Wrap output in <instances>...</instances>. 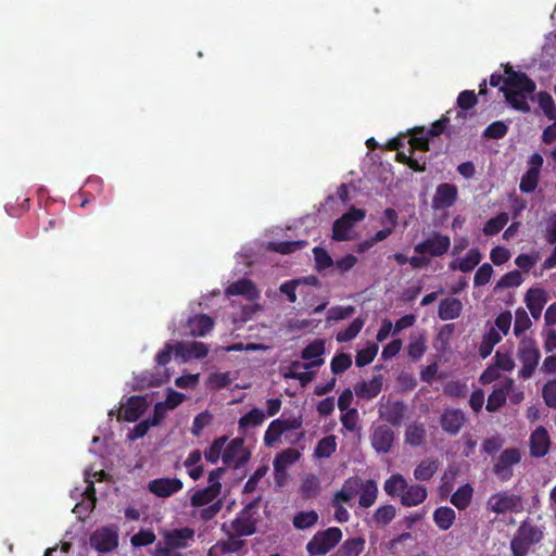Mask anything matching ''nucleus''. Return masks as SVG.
Instances as JSON below:
<instances>
[{
	"instance_id": "nucleus-42",
	"label": "nucleus",
	"mask_w": 556,
	"mask_h": 556,
	"mask_svg": "<svg viewBox=\"0 0 556 556\" xmlns=\"http://www.w3.org/2000/svg\"><path fill=\"white\" fill-rule=\"evenodd\" d=\"M244 439L235 438L232 439L223 452L222 460L225 465L230 466L235 458L244 450Z\"/></svg>"
},
{
	"instance_id": "nucleus-28",
	"label": "nucleus",
	"mask_w": 556,
	"mask_h": 556,
	"mask_svg": "<svg viewBox=\"0 0 556 556\" xmlns=\"http://www.w3.org/2000/svg\"><path fill=\"white\" fill-rule=\"evenodd\" d=\"M504 97L506 102L517 111L528 113L530 111V105L527 101L528 97L533 92H526L520 89L516 90H504Z\"/></svg>"
},
{
	"instance_id": "nucleus-47",
	"label": "nucleus",
	"mask_w": 556,
	"mask_h": 556,
	"mask_svg": "<svg viewBox=\"0 0 556 556\" xmlns=\"http://www.w3.org/2000/svg\"><path fill=\"white\" fill-rule=\"evenodd\" d=\"M336 437L327 435L318 441L314 454L318 458H327L330 457L336 452Z\"/></svg>"
},
{
	"instance_id": "nucleus-24",
	"label": "nucleus",
	"mask_w": 556,
	"mask_h": 556,
	"mask_svg": "<svg viewBox=\"0 0 556 556\" xmlns=\"http://www.w3.org/2000/svg\"><path fill=\"white\" fill-rule=\"evenodd\" d=\"M427 495V489L424 485H407V489L401 496V504L405 507L417 506L426 501Z\"/></svg>"
},
{
	"instance_id": "nucleus-25",
	"label": "nucleus",
	"mask_w": 556,
	"mask_h": 556,
	"mask_svg": "<svg viewBox=\"0 0 556 556\" xmlns=\"http://www.w3.org/2000/svg\"><path fill=\"white\" fill-rule=\"evenodd\" d=\"M463 309L460 300L456 298H446L440 302L438 316L441 320H452L459 317Z\"/></svg>"
},
{
	"instance_id": "nucleus-57",
	"label": "nucleus",
	"mask_w": 556,
	"mask_h": 556,
	"mask_svg": "<svg viewBox=\"0 0 556 556\" xmlns=\"http://www.w3.org/2000/svg\"><path fill=\"white\" fill-rule=\"evenodd\" d=\"M508 131V126L502 122L496 121L491 123L483 131V138L485 139H502L506 136Z\"/></svg>"
},
{
	"instance_id": "nucleus-50",
	"label": "nucleus",
	"mask_w": 556,
	"mask_h": 556,
	"mask_svg": "<svg viewBox=\"0 0 556 556\" xmlns=\"http://www.w3.org/2000/svg\"><path fill=\"white\" fill-rule=\"evenodd\" d=\"M522 283V276L519 270H511L501 277L496 282L494 290H502L508 288L519 287Z\"/></svg>"
},
{
	"instance_id": "nucleus-56",
	"label": "nucleus",
	"mask_w": 556,
	"mask_h": 556,
	"mask_svg": "<svg viewBox=\"0 0 556 556\" xmlns=\"http://www.w3.org/2000/svg\"><path fill=\"white\" fill-rule=\"evenodd\" d=\"M226 441V437H220L212 442L211 446L204 452V457L208 463L216 464L218 462V459L223 455L222 451L225 446Z\"/></svg>"
},
{
	"instance_id": "nucleus-64",
	"label": "nucleus",
	"mask_w": 556,
	"mask_h": 556,
	"mask_svg": "<svg viewBox=\"0 0 556 556\" xmlns=\"http://www.w3.org/2000/svg\"><path fill=\"white\" fill-rule=\"evenodd\" d=\"M542 396L548 407L556 408V379L547 381L544 384Z\"/></svg>"
},
{
	"instance_id": "nucleus-29",
	"label": "nucleus",
	"mask_w": 556,
	"mask_h": 556,
	"mask_svg": "<svg viewBox=\"0 0 556 556\" xmlns=\"http://www.w3.org/2000/svg\"><path fill=\"white\" fill-rule=\"evenodd\" d=\"M220 492L217 491V488L206 486L203 489L197 490L190 497V505L192 507H203L211 503H214L215 500L219 496Z\"/></svg>"
},
{
	"instance_id": "nucleus-10",
	"label": "nucleus",
	"mask_w": 556,
	"mask_h": 556,
	"mask_svg": "<svg viewBox=\"0 0 556 556\" xmlns=\"http://www.w3.org/2000/svg\"><path fill=\"white\" fill-rule=\"evenodd\" d=\"M90 544L98 552L110 553L118 545L117 531L109 527L100 528L91 534Z\"/></svg>"
},
{
	"instance_id": "nucleus-7",
	"label": "nucleus",
	"mask_w": 556,
	"mask_h": 556,
	"mask_svg": "<svg viewBox=\"0 0 556 556\" xmlns=\"http://www.w3.org/2000/svg\"><path fill=\"white\" fill-rule=\"evenodd\" d=\"M521 460V453L517 447L505 448L493 465V473L503 482L511 479L513 467Z\"/></svg>"
},
{
	"instance_id": "nucleus-1",
	"label": "nucleus",
	"mask_w": 556,
	"mask_h": 556,
	"mask_svg": "<svg viewBox=\"0 0 556 556\" xmlns=\"http://www.w3.org/2000/svg\"><path fill=\"white\" fill-rule=\"evenodd\" d=\"M544 538L543 527L535 525L529 518L521 521L510 541L513 556H527L530 548Z\"/></svg>"
},
{
	"instance_id": "nucleus-38",
	"label": "nucleus",
	"mask_w": 556,
	"mask_h": 556,
	"mask_svg": "<svg viewBox=\"0 0 556 556\" xmlns=\"http://www.w3.org/2000/svg\"><path fill=\"white\" fill-rule=\"evenodd\" d=\"M319 515L316 510L299 511L292 519L293 527L298 530L311 529L317 525Z\"/></svg>"
},
{
	"instance_id": "nucleus-43",
	"label": "nucleus",
	"mask_w": 556,
	"mask_h": 556,
	"mask_svg": "<svg viewBox=\"0 0 556 556\" xmlns=\"http://www.w3.org/2000/svg\"><path fill=\"white\" fill-rule=\"evenodd\" d=\"M509 216L507 213L502 212L495 217L490 218L483 226V233L485 236L497 235L508 223Z\"/></svg>"
},
{
	"instance_id": "nucleus-2",
	"label": "nucleus",
	"mask_w": 556,
	"mask_h": 556,
	"mask_svg": "<svg viewBox=\"0 0 556 556\" xmlns=\"http://www.w3.org/2000/svg\"><path fill=\"white\" fill-rule=\"evenodd\" d=\"M342 538V530L338 527L319 530L306 543V552L309 556H326L341 542Z\"/></svg>"
},
{
	"instance_id": "nucleus-17",
	"label": "nucleus",
	"mask_w": 556,
	"mask_h": 556,
	"mask_svg": "<svg viewBox=\"0 0 556 556\" xmlns=\"http://www.w3.org/2000/svg\"><path fill=\"white\" fill-rule=\"evenodd\" d=\"M551 447V438L547 430L540 426L530 435V454L540 458L545 456Z\"/></svg>"
},
{
	"instance_id": "nucleus-46",
	"label": "nucleus",
	"mask_w": 556,
	"mask_h": 556,
	"mask_svg": "<svg viewBox=\"0 0 556 556\" xmlns=\"http://www.w3.org/2000/svg\"><path fill=\"white\" fill-rule=\"evenodd\" d=\"M364 319L361 317L355 318L348 328L341 330L337 333V341L340 343L349 342L353 340L363 329Z\"/></svg>"
},
{
	"instance_id": "nucleus-55",
	"label": "nucleus",
	"mask_w": 556,
	"mask_h": 556,
	"mask_svg": "<svg viewBox=\"0 0 556 556\" xmlns=\"http://www.w3.org/2000/svg\"><path fill=\"white\" fill-rule=\"evenodd\" d=\"M283 433V429L280 426V419L273 420L264 434V443L266 446H274Z\"/></svg>"
},
{
	"instance_id": "nucleus-59",
	"label": "nucleus",
	"mask_w": 556,
	"mask_h": 556,
	"mask_svg": "<svg viewBox=\"0 0 556 556\" xmlns=\"http://www.w3.org/2000/svg\"><path fill=\"white\" fill-rule=\"evenodd\" d=\"M539 177L540 174H538V172L528 169L521 177L519 185L520 191L523 193L533 192L538 187Z\"/></svg>"
},
{
	"instance_id": "nucleus-61",
	"label": "nucleus",
	"mask_w": 556,
	"mask_h": 556,
	"mask_svg": "<svg viewBox=\"0 0 556 556\" xmlns=\"http://www.w3.org/2000/svg\"><path fill=\"white\" fill-rule=\"evenodd\" d=\"M531 320L527 314V312L522 308L516 311L515 324H514V333L519 337L527 329L531 327Z\"/></svg>"
},
{
	"instance_id": "nucleus-21",
	"label": "nucleus",
	"mask_w": 556,
	"mask_h": 556,
	"mask_svg": "<svg viewBox=\"0 0 556 556\" xmlns=\"http://www.w3.org/2000/svg\"><path fill=\"white\" fill-rule=\"evenodd\" d=\"M382 376H374L369 381H361L354 386V392L357 397L371 400L376 397L382 390Z\"/></svg>"
},
{
	"instance_id": "nucleus-34",
	"label": "nucleus",
	"mask_w": 556,
	"mask_h": 556,
	"mask_svg": "<svg viewBox=\"0 0 556 556\" xmlns=\"http://www.w3.org/2000/svg\"><path fill=\"white\" fill-rule=\"evenodd\" d=\"M456 518V514L453 508L447 506H441L433 513V521L440 530H448Z\"/></svg>"
},
{
	"instance_id": "nucleus-41",
	"label": "nucleus",
	"mask_w": 556,
	"mask_h": 556,
	"mask_svg": "<svg viewBox=\"0 0 556 556\" xmlns=\"http://www.w3.org/2000/svg\"><path fill=\"white\" fill-rule=\"evenodd\" d=\"M265 419V414L260 408H252L245 415L239 419V430L241 433L245 432V429L250 426H260Z\"/></svg>"
},
{
	"instance_id": "nucleus-35",
	"label": "nucleus",
	"mask_w": 556,
	"mask_h": 556,
	"mask_svg": "<svg viewBox=\"0 0 556 556\" xmlns=\"http://www.w3.org/2000/svg\"><path fill=\"white\" fill-rule=\"evenodd\" d=\"M502 340V334L495 329L490 328L482 337V341L479 345V355L482 358H486L491 355L494 346Z\"/></svg>"
},
{
	"instance_id": "nucleus-12",
	"label": "nucleus",
	"mask_w": 556,
	"mask_h": 556,
	"mask_svg": "<svg viewBox=\"0 0 556 556\" xmlns=\"http://www.w3.org/2000/svg\"><path fill=\"white\" fill-rule=\"evenodd\" d=\"M184 483L178 478H157L148 483V490L157 497L166 498L179 492Z\"/></svg>"
},
{
	"instance_id": "nucleus-18",
	"label": "nucleus",
	"mask_w": 556,
	"mask_h": 556,
	"mask_svg": "<svg viewBox=\"0 0 556 556\" xmlns=\"http://www.w3.org/2000/svg\"><path fill=\"white\" fill-rule=\"evenodd\" d=\"M466 421V416L460 409H445L440 418L442 429L450 434H457Z\"/></svg>"
},
{
	"instance_id": "nucleus-62",
	"label": "nucleus",
	"mask_w": 556,
	"mask_h": 556,
	"mask_svg": "<svg viewBox=\"0 0 556 556\" xmlns=\"http://www.w3.org/2000/svg\"><path fill=\"white\" fill-rule=\"evenodd\" d=\"M156 536L152 530L141 529L136 534H134L130 539V543L132 546H148L154 543Z\"/></svg>"
},
{
	"instance_id": "nucleus-60",
	"label": "nucleus",
	"mask_w": 556,
	"mask_h": 556,
	"mask_svg": "<svg viewBox=\"0 0 556 556\" xmlns=\"http://www.w3.org/2000/svg\"><path fill=\"white\" fill-rule=\"evenodd\" d=\"M213 416L207 410L198 414L192 422L191 433L194 437H200L205 427L212 422Z\"/></svg>"
},
{
	"instance_id": "nucleus-9",
	"label": "nucleus",
	"mask_w": 556,
	"mask_h": 556,
	"mask_svg": "<svg viewBox=\"0 0 556 556\" xmlns=\"http://www.w3.org/2000/svg\"><path fill=\"white\" fill-rule=\"evenodd\" d=\"M505 79L504 85L500 88V91L504 92V90H516L520 89L526 92H534L535 91V83L522 72H516L513 70L510 65L505 66Z\"/></svg>"
},
{
	"instance_id": "nucleus-48",
	"label": "nucleus",
	"mask_w": 556,
	"mask_h": 556,
	"mask_svg": "<svg viewBox=\"0 0 556 556\" xmlns=\"http://www.w3.org/2000/svg\"><path fill=\"white\" fill-rule=\"evenodd\" d=\"M301 494L304 498L315 497L320 490V481L315 475H308L304 478L301 484Z\"/></svg>"
},
{
	"instance_id": "nucleus-53",
	"label": "nucleus",
	"mask_w": 556,
	"mask_h": 556,
	"mask_svg": "<svg viewBox=\"0 0 556 556\" xmlns=\"http://www.w3.org/2000/svg\"><path fill=\"white\" fill-rule=\"evenodd\" d=\"M354 226L349 222L342 223V216L334 220L332 225V239L336 241H345L350 239V231Z\"/></svg>"
},
{
	"instance_id": "nucleus-31",
	"label": "nucleus",
	"mask_w": 556,
	"mask_h": 556,
	"mask_svg": "<svg viewBox=\"0 0 556 556\" xmlns=\"http://www.w3.org/2000/svg\"><path fill=\"white\" fill-rule=\"evenodd\" d=\"M473 488L466 483L460 485L451 496V503L459 510L466 509L472 500Z\"/></svg>"
},
{
	"instance_id": "nucleus-23",
	"label": "nucleus",
	"mask_w": 556,
	"mask_h": 556,
	"mask_svg": "<svg viewBox=\"0 0 556 556\" xmlns=\"http://www.w3.org/2000/svg\"><path fill=\"white\" fill-rule=\"evenodd\" d=\"M482 260V254L478 248L470 249L466 256L459 260H454L448 264L451 270H459L462 273H469L475 269L476 266Z\"/></svg>"
},
{
	"instance_id": "nucleus-6",
	"label": "nucleus",
	"mask_w": 556,
	"mask_h": 556,
	"mask_svg": "<svg viewBox=\"0 0 556 556\" xmlns=\"http://www.w3.org/2000/svg\"><path fill=\"white\" fill-rule=\"evenodd\" d=\"M451 248V239L447 235L441 232H433L424 241L417 243L414 250L417 254L429 255L432 257L443 256Z\"/></svg>"
},
{
	"instance_id": "nucleus-8",
	"label": "nucleus",
	"mask_w": 556,
	"mask_h": 556,
	"mask_svg": "<svg viewBox=\"0 0 556 556\" xmlns=\"http://www.w3.org/2000/svg\"><path fill=\"white\" fill-rule=\"evenodd\" d=\"M325 353V341L323 339H316L307 344L301 352V358L309 361L307 363H301L299 361L292 362V367H303V369L318 368L324 365L325 361L321 357Z\"/></svg>"
},
{
	"instance_id": "nucleus-4",
	"label": "nucleus",
	"mask_w": 556,
	"mask_h": 556,
	"mask_svg": "<svg viewBox=\"0 0 556 556\" xmlns=\"http://www.w3.org/2000/svg\"><path fill=\"white\" fill-rule=\"evenodd\" d=\"M261 497H256L247 504L231 521V529L238 536H250L256 532L257 519L255 518Z\"/></svg>"
},
{
	"instance_id": "nucleus-40",
	"label": "nucleus",
	"mask_w": 556,
	"mask_h": 556,
	"mask_svg": "<svg viewBox=\"0 0 556 556\" xmlns=\"http://www.w3.org/2000/svg\"><path fill=\"white\" fill-rule=\"evenodd\" d=\"M439 468L437 460L424 459L414 470V477L418 481L430 480Z\"/></svg>"
},
{
	"instance_id": "nucleus-14",
	"label": "nucleus",
	"mask_w": 556,
	"mask_h": 556,
	"mask_svg": "<svg viewBox=\"0 0 556 556\" xmlns=\"http://www.w3.org/2000/svg\"><path fill=\"white\" fill-rule=\"evenodd\" d=\"M458 197V189L455 185L443 182L440 184L432 199L434 210H445L454 205Z\"/></svg>"
},
{
	"instance_id": "nucleus-15",
	"label": "nucleus",
	"mask_w": 556,
	"mask_h": 556,
	"mask_svg": "<svg viewBox=\"0 0 556 556\" xmlns=\"http://www.w3.org/2000/svg\"><path fill=\"white\" fill-rule=\"evenodd\" d=\"M148 408L147 400L140 395L128 397L123 410L118 413V420L124 419L128 422L137 421Z\"/></svg>"
},
{
	"instance_id": "nucleus-39",
	"label": "nucleus",
	"mask_w": 556,
	"mask_h": 556,
	"mask_svg": "<svg viewBox=\"0 0 556 556\" xmlns=\"http://www.w3.org/2000/svg\"><path fill=\"white\" fill-rule=\"evenodd\" d=\"M378 496V486L375 480L369 479L362 484V491L358 500L359 506L368 508L372 506Z\"/></svg>"
},
{
	"instance_id": "nucleus-30",
	"label": "nucleus",
	"mask_w": 556,
	"mask_h": 556,
	"mask_svg": "<svg viewBox=\"0 0 556 556\" xmlns=\"http://www.w3.org/2000/svg\"><path fill=\"white\" fill-rule=\"evenodd\" d=\"M193 538V530L189 528L175 529L167 532L164 536V541L173 549L181 548L187 545V541Z\"/></svg>"
},
{
	"instance_id": "nucleus-27",
	"label": "nucleus",
	"mask_w": 556,
	"mask_h": 556,
	"mask_svg": "<svg viewBox=\"0 0 556 556\" xmlns=\"http://www.w3.org/2000/svg\"><path fill=\"white\" fill-rule=\"evenodd\" d=\"M366 540L362 536L346 539L330 556H359L365 549Z\"/></svg>"
},
{
	"instance_id": "nucleus-44",
	"label": "nucleus",
	"mask_w": 556,
	"mask_h": 556,
	"mask_svg": "<svg viewBox=\"0 0 556 556\" xmlns=\"http://www.w3.org/2000/svg\"><path fill=\"white\" fill-rule=\"evenodd\" d=\"M396 515V509L393 505H382L378 507L372 516L374 522L379 527L389 525Z\"/></svg>"
},
{
	"instance_id": "nucleus-58",
	"label": "nucleus",
	"mask_w": 556,
	"mask_h": 556,
	"mask_svg": "<svg viewBox=\"0 0 556 556\" xmlns=\"http://www.w3.org/2000/svg\"><path fill=\"white\" fill-rule=\"evenodd\" d=\"M503 348L496 351L494 355V365L504 371H511L515 368V362L511 357L510 351L503 352Z\"/></svg>"
},
{
	"instance_id": "nucleus-49",
	"label": "nucleus",
	"mask_w": 556,
	"mask_h": 556,
	"mask_svg": "<svg viewBox=\"0 0 556 556\" xmlns=\"http://www.w3.org/2000/svg\"><path fill=\"white\" fill-rule=\"evenodd\" d=\"M427 350L426 339L422 334L410 339L407 346V354L413 361H419Z\"/></svg>"
},
{
	"instance_id": "nucleus-37",
	"label": "nucleus",
	"mask_w": 556,
	"mask_h": 556,
	"mask_svg": "<svg viewBox=\"0 0 556 556\" xmlns=\"http://www.w3.org/2000/svg\"><path fill=\"white\" fill-rule=\"evenodd\" d=\"M299 457L300 453L293 448H287L277 454L273 463L276 475L283 473L287 467L293 464Z\"/></svg>"
},
{
	"instance_id": "nucleus-32",
	"label": "nucleus",
	"mask_w": 556,
	"mask_h": 556,
	"mask_svg": "<svg viewBox=\"0 0 556 556\" xmlns=\"http://www.w3.org/2000/svg\"><path fill=\"white\" fill-rule=\"evenodd\" d=\"M406 489L407 481L401 473H394L390 476V478H388L383 484L384 492L391 497H401Z\"/></svg>"
},
{
	"instance_id": "nucleus-63",
	"label": "nucleus",
	"mask_w": 556,
	"mask_h": 556,
	"mask_svg": "<svg viewBox=\"0 0 556 556\" xmlns=\"http://www.w3.org/2000/svg\"><path fill=\"white\" fill-rule=\"evenodd\" d=\"M493 267L489 263H483L476 271L473 277L475 287H482L486 285L493 275Z\"/></svg>"
},
{
	"instance_id": "nucleus-3",
	"label": "nucleus",
	"mask_w": 556,
	"mask_h": 556,
	"mask_svg": "<svg viewBox=\"0 0 556 556\" xmlns=\"http://www.w3.org/2000/svg\"><path fill=\"white\" fill-rule=\"evenodd\" d=\"M517 356L522 365L519 370V377L525 380L531 378L539 365L541 357V353L536 346L535 341L527 337L521 339L518 346Z\"/></svg>"
},
{
	"instance_id": "nucleus-13",
	"label": "nucleus",
	"mask_w": 556,
	"mask_h": 556,
	"mask_svg": "<svg viewBox=\"0 0 556 556\" xmlns=\"http://www.w3.org/2000/svg\"><path fill=\"white\" fill-rule=\"evenodd\" d=\"M394 439V431L387 425L376 427L370 435L371 446L377 453L382 454L391 451Z\"/></svg>"
},
{
	"instance_id": "nucleus-45",
	"label": "nucleus",
	"mask_w": 556,
	"mask_h": 556,
	"mask_svg": "<svg viewBox=\"0 0 556 556\" xmlns=\"http://www.w3.org/2000/svg\"><path fill=\"white\" fill-rule=\"evenodd\" d=\"M361 480L358 478H350L345 480L343 488L334 495V500L339 503H348L357 492Z\"/></svg>"
},
{
	"instance_id": "nucleus-22",
	"label": "nucleus",
	"mask_w": 556,
	"mask_h": 556,
	"mask_svg": "<svg viewBox=\"0 0 556 556\" xmlns=\"http://www.w3.org/2000/svg\"><path fill=\"white\" fill-rule=\"evenodd\" d=\"M525 302L534 319H539L542 314V309L547 302L546 293L543 289L535 288L529 289Z\"/></svg>"
},
{
	"instance_id": "nucleus-52",
	"label": "nucleus",
	"mask_w": 556,
	"mask_h": 556,
	"mask_svg": "<svg viewBox=\"0 0 556 556\" xmlns=\"http://www.w3.org/2000/svg\"><path fill=\"white\" fill-rule=\"evenodd\" d=\"M538 102L540 109L543 111L544 115L551 119H556V105L552 96L547 92H540L538 96Z\"/></svg>"
},
{
	"instance_id": "nucleus-51",
	"label": "nucleus",
	"mask_w": 556,
	"mask_h": 556,
	"mask_svg": "<svg viewBox=\"0 0 556 556\" xmlns=\"http://www.w3.org/2000/svg\"><path fill=\"white\" fill-rule=\"evenodd\" d=\"M352 366V356L346 353L336 354L330 363V369L333 375H340Z\"/></svg>"
},
{
	"instance_id": "nucleus-33",
	"label": "nucleus",
	"mask_w": 556,
	"mask_h": 556,
	"mask_svg": "<svg viewBox=\"0 0 556 556\" xmlns=\"http://www.w3.org/2000/svg\"><path fill=\"white\" fill-rule=\"evenodd\" d=\"M456 103L460 110L457 112L456 117L466 119V112L476 106V104L478 103V97L473 90H464L459 92Z\"/></svg>"
},
{
	"instance_id": "nucleus-11",
	"label": "nucleus",
	"mask_w": 556,
	"mask_h": 556,
	"mask_svg": "<svg viewBox=\"0 0 556 556\" xmlns=\"http://www.w3.org/2000/svg\"><path fill=\"white\" fill-rule=\"evenodd\" d=\"M407 406L403 401H387L379 406V417L392 426L400 427L406 416Z\"/></svg>"
},
{
	"instance_id": "nucleus-54",
	"label": "nucleus",
	"mask_w": 556,
	"mask_h": 556,
	"mask_svg": "<svg viewBox=\"0 0 556 556\" xmlns=\"http://www.w3.org/2000/svg\"><path fill=\"white\" fill-rule=\"evenodd\" d=\"M378 345L376 343H371L365 349L357 351L355 357V364L357 367H364L369 365L376 357L378 353Z\"/></svg>"
},
{
	"instance_id": "nucleus-5",
	"label": "nucleus",
	"mask_w": 556,
	"mask_h": 556,
	"mask_svg": "<svg viewBox=\"0 0 556 556\" xmlns=\"http://www.w3.org/2000/svg\"><path fill=\"white\" fill-rule=\"evenodd\" d=\"M486 509L496 515L520 513L523 510L522 497L509 491H500L489 497Z\"/></svg>"
},
{
	"instance_id": "nucleus-20",
	"label": "nucleus",
	"mask_w": 556,
	"mask_h": 556,
	"mask_svg": "<svg viewBox=\"0 0 556 556\" xmlns=\"http://www.w3.org/2000/svg\"><path fill=\"white\" fill-rule=\"evenodd\" d=\"M227 295H242L248 301H255L260 298V291L250 279H239L230 283L226 289Z\"/></svg>"
},
{
	"instance_id": "nucleus-26",
	"label": "nucleus",
	"mask_w": 556,
	"mask_h": 556,
	"mask_svg": "<svg viewBox=\"0 0 556 556\" xmlns=\"http://www.w3.org/2000/svg\"><path fill=\"white\" fill-rule=\"evenodd\" d=\"M190 332L194 337L206 336L214 327V320L206 314H199L188 320Z\"/></svg>"
},
{
	"instance_id": "nucleus-36",
	"label": "nucleus",
	"mask_w": 556,
	"mask_h": 556,
	"mask_svg": "<svg viewBox=\"0 0 556 556\" xmlns=\"http://www.w3.org/2000/svg\"><path fill=\"white\" fill-rule=\"evenodd\" d=\"M426 428L424 424L413 422L405 431V443L412 446H420L426 440Z\"/></svg>"
},
{
	"instance_id": "nucleus-19",
	"label": "nucleus",
	"mask_w": 556,
	"mask_h": 556,
	"mask_svg": "<svg viewBox=\"0 0 556 556\" xmlns=\"http://www.w3.org/2000/svg\"><path fill=\"white\" fill-rule=\"evenodd\" d=\"M176 356L185 359L190 358H204L208 353V348L205 343L199 341L192 342H178L175 345Z\"/></svg>"
},
{
	"instance_id": "nucleus-16",
	"label": "nucleus",
	"mask_w": 556,
	"mask_h": 556,
	"mask_svg": "<svg viewBox=\"0 0 556 556\" xmlns=\"http://www.w3.org/2000/svg\"><path fill=\"white\" fill-rule=\"evenodd\" d=\"M515 382L511 378H506L500 386L495 387L488 397L486 410L490 413L497 412L506 403L509 391L513 390Z\"/></svg>"
}]
</instances>
